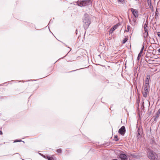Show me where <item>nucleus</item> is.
I'll return each mask as SVG.
<instances>
[{"label":"nucleus","instance_id":"1","mask_svg":"<svg viewBox=\"0 0 160 160\" xmlns=\"http://www.w3.org/2000/svg\"><path fill=\"white\" fill-rule=\"evenodd\" d=\"M83 27L85 30L87 29L91 23V18L89 15L87 13H85L82 19Z\"/></svg>","mask_w":160,"mask_h":160},{"label":"nucleus","instance_id":"2","mask_svg":"<svg viewBox=\"0 0 160 160\" xmlns=\"http://www.w3.org/2000/svg\"><path fill=\"white\" fill-rule=\"evenodd\" d=\"M148 158L150 160H159L158 158V155L153 150H149L147 152Z\"/></svg>","mask_w":160,"mask_h":160},{"label":"nucleus","instance_id":"3","mask_svg":"<svg viewBox=\"0 0 160 160\" xmlns=\"http://www.w3.org/2000/svg\"><path fill=\"white\" fill-rule=\"evenodd\" d=\"M91 0H83L80 2L79 3L77 2H74L73 4H75V3H76V4L79 6H89L92 5L91 4Z\"/></svg>","mask_w":160,"mask_h":160},{"label":"nucleus","instance_id":"4","mask_svg":"<svg viewBox=\"0 0 160 160\" xmlns=\"http://www.w3.org/2000/svg\"><path fill=\"white\" fill-rule=\"evenodd\" d=\"M137 129L135 133L137 139H139L142 137V134L143 133V129L142 126L140 125L138 127V126Z\"/></svg>","mask_w":160,"mask_h":160},{"label":"nucleus","instance_id":"5","mask_svg":"<svg viewBox=\"0 0 160 160\" xmlns=\"http://www.w3.org/2000/svg\"><path fill=\"white\" fill-rule=\"evenodd\" d=\"M148 87L149 85H148L146 83L144 84V91L142 92L143 97L144 98H146L149 93Z\"/></svg>","mask_w":160,"mask_h":160},{"label":"nucleus","instance_id":"6","mask_svg":"<svg viewBox=\"0 0 160 160\" xmlns=\"http://www.w3.org/2000/svg\"><path fill=\"white\" fill-rule=\"evenodd\" d=\"M118 132L121 135H124L126 132V129L124 126H122L118 130Z\"/></svg>","mask_w":160,"mask_h":160},{"label":"nucleus","instance_id":"7","mask_svg":"<svg viewBox=\"0 0 160 160\" xmlns=\"http://www.w3.org/2000/svg\"><path fill=\"white\" fill-rule=\"evenodd\" d=\"M130 10L132 12L133 15L135 18H137L138 16V12L137 10L133 8H131Z\"/></svg>","mask_w":160,"mask_h":160},{"label":"nucleus","instance_id":"8","mask_svg":"<svg viewBox=\"0 0 160 160\" xmlns=\"http://www.w3.org/2000/svg\"><path fill=\"white\" fill-rule=\"evenodd\" d=\"M119 157L121 160H128V158L127 155L125 153H121L119 155Z\"/></svg>","mask_w":160,"mask_h":160},{"label":"nucleus","instance_id":"9","mask_svg":"<svg viewBox=\"0 0 160 160\" xmlns=\"http://www.w3.org/2000/svg\"><path fill=\"white\" fill-rule=\"evenodd\" d=\"M144 42H143L142 44V47L140 51V52L138 55V56L137 58V60L139 61V60L140 57L141 56L143 52V51L144 50Z\"/></svg>","mask_w":160,"mask_h":160},{"label":"nucleus","instance_id":"10","mask_svg":"<svg viewBox=\"0 0 160 160\" xmlns=\"http://www.w3.org/2000/svg\"><path fill=\"white\" fill-rule=\"evenodd\" d=\"M118 26V25L117 24L112 27L109 31V34L112 33L117 28Z\"/></svg>","mask_w":160,"mask_h":160},{"label":"nucleus","instance_id":"11","mask_svg":"<svg viewBox=\"0 0 160 160\" xmlns=\"http://www.w3.org/2000/svg\"><path fill=\"white\" fill-rule=\"evenodd\" d=\"M160 113V108H159L157 112L156 113V114L155 116V118H154V121H155L156 122L157 121V119L159 117V114Z\"/></svg>","mask_w":160,"mask_h":160},{"label":"nucleus","instance_id":"12","mask_svg":"<svg viewBox=\"0 0 160 160\" xmlns=\"http://www.w3.org/2000/svg\"><path fill=\"white\" fill-rule=\"evenodd\" d=\"M136 19V18L134 17L132 20V22H131V24H132V26H135L136 24L137 23Z\"/></svg>","mask_w":160,"mask_h":160},{"label":"nucleus","instance_id":"13","mask_svg":"<svg viewBox=\"0 0 160 160\" xmlns=\"http://www.w3.org/2000/svg\"><path fill=\"white\" fill-rule=\"evenodd\" d=\"M150 75H148L146 76V79L145 80V83L148 85H149V82L150 80Z\"/></svg>","mask_w":160,"mask_h":160},{"label":"nucleus","instance_id":"14","mask_svg":"<svg viewBox=\"0 0 160 160\" xmlns=\"http://www.w3.org/2000/svg\"><path fill=\"white\" fill-rule=\"evenodd\" d=\"M147 3L150 8L151 9H152L153 8V7L152 4L151 0H147Z\"/></svg>","mask_w":160,"mask_h":160},{"label":"nucleus","instance_id":"15","mask_svg":"<svg viewBox=\"0 0 160 160\" xmlns=\"http://www.w3.org/2000/svg\"><path fill=\"white\" fill-rule=\"evenodd\" d=\"M144 38L145 39L146 42H147V37L148 36V33H144Z\"/></svg>","mask_w":160,"mask_h":160},{"label":"nucleus","instance_id":"16","mask_svg":"<svg viewBox=\"0 0 160 160\" xmlns=\"http://www.w3.org/2000/svg\"><path fill=\"white\" fill-rule=\"evenodd\" d=\"M47 158L48 160H54V158L52 157L47 155Z\"/></svg>","mask_w":160,"mask_h":160},{"label":"nucleus","instance_id":"17","mask_svg":"<svg viewBox=\"0 0 160 160\" xmlns=\"http://www.w3.org/2000/svg\"><path fill=\"white\" fill-rule=\"evenodd\" d=\"M22 142L24 143H25V142L23 141H22L21 140H19L18 139H16L14 140V141L13 142Z\"/></svg>","mask_w":160,"mask_h":160},{"label":"nucleus","instance_id":"18","mask_svg":"<svg viewBox=\"0 0 160 160\" xmlns=\"http://www.w3.org/2000/svg\"><path fill=\"white\" fill-rule=\"evenodd\" d=\"M158 8H156V12H155V15L156 16H158Z\"/></svg>","mask_w":160,"mask_h":160},{"label":"nucleus","instance_id":"19","mask_svg":"<svg viewBox=\"0 0 160 160\" xmlns=\"http://www.w3.org/2000/svg\"><path fill=\"white\" fill-rule=\"evenodd\" d=\"M128 40V39L126 38H124L123 40H122V42L123 44L125 43Z\"/></svg>","mask_w":160,"mask_h":160},{"label":"nucleus","instance_id":"20","mask_svg":"<svg viewBox=\"0 0 160 160\" xmlns=\"http://www.w3.org/2000/svg\"><path fill=\"white\" fill-rule=\"evenodd\" d=\"M114 138H115V141H118L119 139L118 138V136L117 135H116L114 136Z\"/></svg>","mask_w":160,"mask_h":160},{"label":"nucleus","instance_id":"21","mask_svg":"<svg viewBox=\"0 0 160 160\" xmlns=\"http://www.w3.org/2000/svg\"><path fill=\"white\" fill-rule=\"evenodd\" d=\"M130 27V26L129 25H128L127 26V30H126L125 31L127 32H128L129 31Z\"/></svg>","mask_w":160,"mask_h":160},{"label":"nucleus","instance_id":"22","mask_svg":"<svg viewBox=\"0 0 160 160\" xmlns=\"http://www.w3.org/2000/svg\"><path fill=\"white\" fill-rule=\"evenodd\" d=\"M84 68H80V69H76V70H72V71H70V72H75V71H76L78 70H80V69H82Z\"/></svg>","mask_w":160,"mask_h":160},{"label":"nucleus","instance_id":"23","mask_svg":"<svg viewBox=\"0 0 160 160\" xmlns=\"http://www.w3.org/2000/svg\"><path fill=\"white\" fill-rule=\"evenodd\" d=\"M57 152H58V153H61L62 152V150L60 148V149H57Z\"/></svg>","mask_w":160,"mask_h":160},{"label":"nucleus","instance_id":"24","mask_svg":"<svg viewBox=\"0 0 160 160\" xmlns=\"http://www.w3.org/2000/svg\"><path fill=\"white\" fill-rule=\"evenodd\" d=\"M147 25L146 23L145 24H144L143 28L144 29L147 28Z\"/></svg>","mask_w":160,"mask_h":160},{"label":"nucleus","instance_id":"25","mask_svg":"<svg viewBox=\"0 0 160 160\" xmlns=\"http://www.w3.org/2000/svg\"><path fill=\"white\" fill-rule=\"evenodd\" d=\"M144 30L145 32L144 33H148V30L147 28L144 29Z\"/></svg>","mask_w":160,"mask_h":160},{"label":"nucleus","instance_id":"26","mask_svg":"<svg viewBox=\"0 0 160 160\" xmlns=\"http://www.w3.org/2000/svg\"><path fill=\"white\" fill-rule=\"evenodd\" d=\"M131 156L133 158H136L137 157V155H134V154H131Z\"/></svg>","mask_w":160,"mask_h":160},{"label":"nucleus","instance_id":"27","mask_svg":"<svg viewBox=\"0 0 160 160\" xmlns=\"http://www.w3.org/2000/svg\"><path fill=\"white\" fill-rule=\"evenodd\" d=\"M128 17L129 22H130V23L131 24V22H132V20H131V18H130L129 15H128Z\"/></svg>","mask_w":160,"mask_h":160},{"label":"nucleus","instance_id":"28","mask_svg":"<svg viewBox=\"0 0 160 160\" xmlns=\"http://www.w3.org/2000/svg\"><path fill=\"white\" fill-rule=\"evenodd\" d=\"M52 22H53V20H52V19H51V20L50 21H49V24H48V25H49L50 23H52Z\"/></svg>","mask_w":160,"mask_h":160},{"label":"nucleus","instance_id":"29","mask_svg":"<svg viewBox=\"0 0 160 160\" xmlns=\"http://www.w3.org/2000/svg\"><path fill=\"white\" fill-rule=\"evenodd\" d=\"M157 35L158 37H160V32H158Z\"/></svg>","mask_w":160,"mask_h":160},{"label":"nucleus","instance_id":"30","mask_svg":"<svg viewBox=\"0 0 160 160\" xmlns=\"http://www.w3.org/2000/svg\"><path fill=\"white\" fill-rule=\"evenodd\" d=\"M152 39H153V42H152V43H155L154 42H155V40H154V39L153 38H152ZM155 44H156V43H155Z\"/></svg>","mask_w":160,"mask_h":160},{"label":"nucleus","instance_id":"31","mask_svg":"<svg viewBox=\"0 0 160 160\" xmlns=\"http://www.w3.org/2000/svg\"><path fill=\"white\" fill-rule=\"evenodd\" d=\"M3 134L2 132L1 131H0V135H2Z\"/></svg>","mask_w":160,"mask_h":160},{"label":"nucleus","instance_id":"32","mask_svg":"<svg viewBox=\"0 0 160 160\" xmlns=\"http://www.w3.org/2000/svg\"><path fill=\"white\" fill-rule=\"evenodd\" d=\"M77 32H78V31H77V29L76 30V31H75V33H76V35H77V33H77Z\"/></svg>","mask_w":160,"mask_h":160},{"label":"nucleus","instance_id":"33","mask_svg":"<svg viewBox=\"0 0 160 160\" xmlns=\"http://www.w3.org/2000/svg\"><path fill=\"white\" fill-rule=\"evenodd\" d=\"M118 2H122V0H118Z\"/></svg>","mask_w":160,"mask_h":160},{"label":"nucleus","instance_id":"34","mask_svg":"<svg viewBox=\"0 0 160 160\" xmlns=\"http://www.w3.org/2000/svg\"><path fill=\"white\" fill-rule=\"evenodd\" d=\"M42 156L43 158H46V156H45V155H42Z\"/></svg>","mask_w":160,"mask_h":160},{"label":"nucleus","instance_id":"35","mask_svg":"<svg viewBox=\"0 0 160 160\" xmlns=\"http://www.w3.org/2000/svg\"><path fill=\"white\" fill-rule=\"evenodd\" d=\"M19 82H24V81H23V80H20V81H19Z\"/></svg>","mask_w":160,"mask_h":160},{"label":"nucleus","instance_id":"36","mask_svg":"<svg viewBox=\"0 0 160 160\" xmlns=\"http://www.w3.org/2000/svg\"><path fill=\"white\" fill-rule=\"evenodd\" d=\"M158 51L159 53H160V48L158 50Z\"/></svg>","mask_w":160,"mask_h":160},{"label":"nucleus","instance_id":"37","mask_svg":"<svg viewBox=\"0 0 160 160\" xmlns=\"http://www.w3.org/2000/svg\"><path fill=\"white\" fill-rule=\"evenodd\" d=\"M63 44L65 45V46H66V47H67V45H66L65 43H63Z\"/></svg>","mask_w":160,"mask_h":160},{"label":"nucleus","instance_id":"38","mask_svg":"<svg viewBox=\"0 0 160 160\" xmlns=\"http://www.w3.org/2000/svg\"><path fill=\"white\" fill-rule=\"evenodd\" d=\"M151 113V111H150V112H149L148 114L150 115V114Z\"/></svg>","mask_w":160,"mask_h":160},{"label":"nucleus","instance_id":"39","mask_svg":"<svg viewBox=\"0 0 160 160\" xmlns=\"http://www.w3.org/2000/svg\"><path fill=\"white\" fill-rule=\"evenodd\" d=\"M112 160H118L117 159H113Z\"/></svg>","mask_w":160,"mask_h":160},{"label":"nucleus","instance_id":"40","mask_svg":"<svg viewBox=\"0 0 160 160\" xmlns=\"http://www.w3.org/2000/svg\"><path fill=\"white\" fill-rule=\"evenodd\" d=\"M136 1H139V2L140 1V0H135Z\"/></svg>","mask_w":160,"mask_h":160},{"label":"nucleus","instance_id":"41","mask_svg":"<svg viewBox=\"0 0 160 160\" xmlns=\"http://www.w3.org/2000/svg\"><path fill=\"white\" fill-rule=\"evenodd\" d=\"M31 80H28V81H31Z\"/></svg>","mask_w":160,"mask_h":160},{"label":"nucleus","instance_id":"42","mask_svg":"<svg viewBox=\"0 0 160 160\" xmlns=\"http://www.w3.org/2000/svg\"><path fill=\"white\" fill-rule=\"evenodd\" d=\"M66 56V55H65V56L63 57L62 58H64Z\"/></svg>","mask_w":160,"mask_h":160},{"label":"nucleus","instance_id":"43","mask_svg":"<svg viewBox=\"0 0 160 160\" xmlns=\"http://www.w3.org/2000/svg\"><path fill=\"white\" fill-rule=\"evenodd\" d=\"M49 31H50V32H51L50 29L49 30Z\"/></svg>","mask_w":160,"mask_h":160},{"label":"nucleus","instance_id":"44","mask_svg":"<svg viewBox=\"0 0 160 160\" xmlns=\"http://www.w3.org/2000/svg\"><path fill=\"white\" fill-rule=\"evenodd\" d=\"M148 38H147V40H148Z\"/></svg>","mask_w":160,"mask_h":160},{"label":"nucleus","instance_id":"45","mask_svg":"<svg viewBox=\"0 0 160 160\" xmlns=\"http://www.w3.org/2000/svg\"><path fill=\"white\" fill-rule=\"evenodd\" d=\"M71 49H70V50L69 51L70 52V51H71Z\"/></svg>","mask_w":160,"mask_h":160},{"label":"nucleus","instance_id":"46","mask_svg":"<svg viewBox=\"0 0 160 160\" xmlns=\"http://www.w3.org/2000/svg\"><path fill=\"white\" fill-rule=\"evenodd\" d=\"M137 126H138V124H137Z\"/></svg>","mask_w":160,"mask_h":160}]
</instances>
